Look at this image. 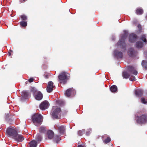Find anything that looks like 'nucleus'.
I'll use <instances>...</instances> for the list:
<instances>
[{"mask_svg": "<svg viewBox=\"0 0 147 147\" xmlns=\"http://www.w3.org/2000/svg\"><path fill=\"white\" fill-rule=\"evenodd\" d=\"M69 76L70 75L68 73L65 71L62 72L58 76L59 81L60 83L65 84L69 79Z\"/></svg>", "mask_w": 147, "mask_h": 147, "instance_id": "nucleus-1", "label": "nucleus"}, {"mask_svg": "<svg viewBox=\"0 0 147 147\" xmlns=\"http://www.w3.org/2000/svg\"><path fill=\"white\" fill-rule=\"evenodd\" d=\"M32 120L33 123L36 126V124L39 125L41 124L43 121V117L39 114L36 113L34 114L32 117Z\"/></svg>", "mask_w": 147, "mask_h": 147, "instance_id": "nucleus-2", "label": "nucleus"}, {"mask_svg": "<svg viewBox=\"0 0 147 147\" xmlns=\"http://www.w3.org/2000/svg\"><path fill=\"white\" fill-rule=\"evenodd\" d=\"M136 122L137 123L142 125L147 122V114H143L137 116L136 117Z\"/></svg>", "mask_w": 147, "mask_h": 147, "instance_id": "nucleus-3", "label": "nucleus"}, {"mask_svg": "<svg viewBox=\"0 0 147 147\" xmlns=\"http://www.w3.org/2000/svg\"><path fill=\"white\" fill-rule=\"evenodd\" d=\"M127 69L128 72L131 76L129 79V80L131 81H135L136 80L135 77L134 76H132L131 74H133L135 75H136L138 74V71L132 66H128Z\"/></svg>", "mask_w": 147, "mask_h": 147, "instance_id": "nucleus-4", "label": "nucleus"}, {"mask_svg": "<svg viewBox=\"0 0 147 147\" xmlns=\"http://www.w3.org/2000/svg\"><path fill=\"white\" fill-rule=\"evenodd\" d=\"M127 36V34L125 33L124 35L121 37V39L117 43V46L121 47V48L124 49V51L126 50V44L124 39Z\"/></svg>", "mask_w": 147, "mask_h": 147, "instance_id": "nucleus-5", "label": "nucleus"}, {"mask_svg": "<svg viewBox=\"0 0 147 147\" xmlns=\"http://www.w3.org/2000/svg\"><path fill=\"white\" fill-rule=\"evenodd\" d=\"M6 133L7 135L14 138L18 134L17 131L14 129L11 128H8L6 131Z\"/></svg>", "mask_w": 147, "mask_h": 147, "instance_id": "nucleus-6", "label": "nucleus"}, {"mask_svg": "<svg viewBox=\"0 0 147 147\" xmlns=\"http://www.w3.org/2000/svg\"><path fill=\"white\" fill-rule=\"evenodd\" d=\"M61 109L60 108L57 107L55 109L52 113L53 117L55 119H60L61 117Z\"/></svg>", "mask_w": 147, "mask_h": 147, "instance_id": "nucleus-7", "label": "nucleus"}, {"mask_svg": "<svg viewBox=\"0 0 147 147\" xmlns=\"http://www.w3.org/2000/svg\"><path fill=\"white\" fill-rule=\"evenodd\" d=\"M55 86H53V83L51 81L49 82L46 88L47 92L49 93L51 92L53 90V88Z\"/></svg>", "mask_w": 147, "mask_h": 147, "instance_id": "nucleus-8", "label": "nucleus"}, {"mask_svg": "<svg viewBox=\"0 0 147 147\" xmlns=\"http://www.w3.org/2000/svg\"><path fill=\"white\" fill-rule=\"evenodd\" d=\"M49 103L47 101L45 100L42 102L40 105V108L42 110H45L48 108Z\"/></svg>", "mask_w": 147, "mask_h": 147, "instance_id": "nucleus-9", "label": "nucleus"}, {"mask_svg": "<svg viewBox=\"0 0 147 147\" xmlns=\"http://www.w3.org/2000/svg\"><path fill=\"white\" fill-rule=\"evenodd\" d=\"M137 38V36L134 33H131L129 35V41L130 42H134L136 41Z\"/></svg>", "mask_w": 147, "mask_h": 147, "instance_id": "nucleus-10", "label": "nucleus"}, {"mask_svg": "<svg viewBox=\"0 0 147 147\" xmlns=\"http://www.w3.org/2000/svg\"><path fill=\"white\" fill-rule=\"evenodd\" d=\"M114 54L117 59H121L123 57V53L117 50H115L114 51Z\"/></svg>", "mask_w": 147, "mask_h": 147, "instance_id": "nucleus-11", "label": "nucleus"}, {"mask_svg": "<svg viewBox=\"0 0 147 147\" xmlns=\"http://www.w3.org/2000/svg\"><path fill=\"white\" fill-rule=\"evenodd\" d=\"M14 138V139L15 141L18 142H21L24 139V137L22 135H18V134Z\"/></svg>", "mask_w": 147, "mask_h": 147, "instance_id": "nucleus-12", "label": "nucleus"}, {"mask_svg": "<svg viewBox=\"0 0 147 147\" xmlns=\"http://www.w3.org/2000/svg\"><path fill=\"white\" fill-rule=\"evenodd\" d=\"M37 93L35 94V98L37 100H41L43 97V94L40 91H37L36 92Z\"/></svg>", "mask_w": 147, "mask_h": 147, "instance_id": "nucleus-13", "label": "nucleus"}, {"mask_svg": "<svg viewBox=\"0 0 147 147\" xmlns=\"http://www.w3.org/2000/svg\"><path fill=\"white\" fill-rule=\"evenodd\" d=\"M143 91L141 89H137L135 91V94L138 97H140L143 94Z\"/></svg>", "mask_w": 147, "mask_h": 147, "instance_id": "nucleus-14", "label": "nucleus"}, {"mask_svg": "<svg viewBox=\"0 0 147 147\" xmlns=\"http://www.w3.org/2000/svg\"><path fill=\"white\" fill-rule=\"evenodd\" d=\"M66 129V126L64 125H61L58 127V130L61 134H63Z\"/></svg>", "mask_w": 147, "mask_h": 147, "instance_id": "nucleus-15", "label": "nucleus"}, {"mask_svg": "<svg viewBox=\"0 0 147 147\" xmlns=\"http://www.w3.org/2000/svg\"><path fill=\"white\" fill-rule=\"evenodd\" d=\"M136 53V52L134 51L133 48H130L128 52V54L130 57H132L135 55V54Z\"/></svg>", "mask_w": 147, "mask_h": 147, "instance_id": "nucleus-16", "label": "nucleus"}, {"mask_svg": "<svg viewBox=\"0 0 147 147\" xmlns=\"http://www.w3.org/2000/svg\"><path fill=\"white\" fill-rule=\"evenodd\" d=\"M23 97L25 99H28L30 95V94L27 91H24L22 92Z\"/></svg>", "mask_w": 147, "mask_h": 147, "instance_id": "nucleus-17", "label": "nucleus"}, {"mask_svg": "<svg viewBox=\"0 0 147 147\" xmlns=\"http://www.w3.org/2000/svg\"><path fill=\"white\" fill-rule=\"evenodd\" d=\"M37 145V142L34 140L31 141L28 144V145L30 147H36Z\"/></svg>", "mask_w": 147, "mask_h": 147, "instance_id": "nucleus-18", "label": "nucleus"}, {"mask_svg": "<svg viewBox=\"0 0 147 147\" xmlns=\"http://www.w3.org/2000/svg\"><path fill=\"white\" fill-rule=\"evenodd\" d=\"M47 135L49 139H51L54 137V133L51 130H49L47 132Z\"/></svg>", "mask_w": 147, "mask_h": 147, "instance_id": "nucleus-19", "label": "nucleus"}, {"mask_svg": "<svg viewBox=\"0 0 147 147\" xmlns=\"http://www.w3.org/2000/svg\"><path fill=\"white\" fill-rule=\"evenodd\" d=\"M122 76L123 78L126 79L128 78L130 76L131 77L129 74L126 71H124L123 72Z\"/></svg>", "mask_w": 147, "mask_h": 147, "instance_id": "nucleus-20", "label": "nucleus"}, {"mask_svg": "<svg viewBox=\"0 0 147 147\" xmlns=\"http://www.w3.org/2000/svg\"><path fill=\"white\" fill-rule=\"evenodd\" d=\"M143 46V43L142 42L140 41H139L136 42V47L137 48H142Z\"/></svg>", "mask_w": 147, "mask_h": 147, "instance_id": "nucleus-21", "label": "nucleus"}, {"mask_svg": "<svg viewBox=\"0 0 147 147\" xmlns=\"http://www.w3.org/2000/svg\"><path fill=\"white\" fill-rule=\"evenodd\" d=\"M72 90L71 88H69L66 91L65 94L67 97L69 96L71 94V93Z\"/></svg>", "mask_w": 147, "mask_h": 147, "instance_id": "nucleus-22", "label": "nucleus"}, {"mask_svg": "<svg viewBox=\"0 0 147 147\" xmlns=\"http://www.w3.org/2000/svg\"><path fill=\"white\" fill-rule=\"evenodd\" d=\"M117 87L115 85L112 86L110 88L111 91L112 92H116L117 90Z\"/></svg>", "mask_w": 147, "mask_h": 147, "instance_id": "nucleus-23", "label": "nucleus"}, {"mask_svg": "<svg viewBox=\"0 0 147 147\" xmlns=\"http://www.w3.org/2000/svg\"><path fill=\"white\" fill-rule=\"evenodd\" d=\"M143 12V10L140 8L137 9L136 10V13L138 15L142 14Z\"/></svg>", "mask_w": 147, "mask_h": 147, "instance_id": "nucleus-24", "label": "nucleus"}, {"mask_svg": "<svg viewBox=\"0 0 147 147\" xmlns=\"http://www.w3.org/2000/svg\"><path fill=\"white\" fill-rule=\"evenodd\" d=\"M46 131V128L45 127L41 126L39 128V131L40 133H44Z\"/></svg>", "mask_w": 147, "mask_h": 147, "instance_id": "nucleus-25", "label": "nucleus"}, {"mask_svg": "<svg viewBox=\"0 0 147 147\" xmlns=\"http://www.w3.org/2000/svg\"><path fill=\"white\" fill-rule=\"evenodd\" d=\"M20 26L22 27H26L27 25V22L26 21H22L20 22Z\"/></svg>", "mask_w": 147, "mask_h": 147, "instance_id": "nucleus-26", "label": "nucleus"}, {"mask_svg": "<svg viewBox=\"0 0 147 147\" xmlns=\"http://www.w3.org/2000/svg\"><path fill=\"white\" fill-rule=\"evenodd\" d=\"M143 67L145 69H147V61L145 60H143L142 63Z\"/></svg>", "mask_w": 147, "mask_h": 147, "instance_id": "nucleus-27", "label": "nucleus"}, {"mask_svg": "<svg viewBox=\"0 0 147 147\" xmlns=\"http://www.w3.org/2000/svg\"><path fill=\"white\" fill-rule=\"evenodd\" d=\"M140 40H142L146 44L147 42V40L146 38V36L145 35H142L140 38Z\"/></svg>", "mask_w": 147, "mask_h": 147, "instance_id": "nucleus-28", "label": "nucleus"}, {"mask_svg": "<svg viewBox=\"0 0 147 147\" xmlns=\"http://www.w3.org/2000/svg\"><path fill=\"white\" fill-rule=\"evenodd\" d=\"M36 138L38 141H40L42 140V138L41 136L39 134H37L36 136Z\"/></svg>", "mask_w": 147, "mask_h": 147, "instance_id": "nucleus-29", "label": "nucleus"}, {"mask_svg": "<svg viewBox=\"0 0 147 147\" xmlns=\"http://www.w3.org/2000/svg\"><path fill=\"white\" fill-rule=\"evenodd\" d=\"M59 137L57 135L55 136L54 139V140L55 142L57 143L59 141Z\"/></svg>", "mask_w": 147, "mask_h": 147, "instance_id": "nucleus-30", "label": "nucleus"}, {"mask_svg": "<svg viewBox=\"0 0 147 147\" xmlns=\"http://www.w3.org/2000/svg\"><path fill=\"white\" fill-rule=\"evenodd\" d=\"M85 132V130L82 129V130H79L78 131V134L79 136H81Z\"/></svg>", "mask_w": 147, "mask_h": 147, "instance_id": "nucleus-31", "label": "nucleus"}, {"mask_svg": "<svg viewBox=\"0 0 147 147\" xmlns=\"http://www.w3.org/2000/svg\"><path fill=\"white\" fill-rule=\"evenodd\" d=\"M111 140V138L109 137H107V138L103 141V142L104 143L107 144L110 142Z\"/></svg>", "mask_w": 147, "mask_h": 147, "instance_id": "nucleus-32", "label": "nucleus"}, {"mask_svg": "<svg viewBox=\"0 0 147 147\" xmlns=\"http://www.w3.org/2000/svg\"><path fill=\"white\" fill-rule=\"evenodd\" d=\"M20 17L22 19V20H26L27 19V18L26 16L25 15H23L20 16Z\"/></svg>", "mask_w": 147, "mask_h": 147, "instance_id": "nucleus-33", "label": "nucleus"}, {"mask_svg": "<svg viewBox=\"0 0 147 147\" xmlns=\"http://www.w3.org/2000/svg\"><path fill=\"white\" fill-rule=\"evenodd\" d=\"M31 91L33 92L34 94H35L36 93H37L36 92L37 91V90H36L34 88L32 87L31 88Z\"/></svg>", "mask_w": 147, "mask_h": 147, "instance_id": "nucleus-34", "label": "nucleus"}, {"mask_svg": "<svg viewBox=\"0 0 147 147\" xmlns=\"http://www.w3.org/2000/svg\"><path fill=\"white\" fill-rule=\"evenodd\" d=\"M141 102L144 104H146L147 103V101L145 100V98H141Z\"/></svg>", "mask_w": 147, "mask_h": 147, "instance_id": "nucleus-35", "label": "nucleus"}, {"mask_svg": "<svg viewBox=\"0 0 147 147\" xmlns=\"http://www.w3.org/2000/svg\"><path fill=\"white\" fill-rule=\"evenodd\" d=\"M138 28L139 31H141L142 29L141 26L140 24H138Z\"/></svg>", "mask_w": 147, "mask_h": 147, "instance_id": "nucleus-36", "label": "nucleus"}, {"mask_svg": "<svg viewBox=\"0 0 147 147\" xmlns=\"http://www.w3.org/2000/svg\"><path fill=\"white\" fill-rule=\"evenodd\" d=\"M28 81L29 82H32L33 81V78H30Z\"/></svg>", "mask_w": 147, "mask_h": 147, "instance_id": "nucleus-37", "label": "nucleus"}, {"mask_svg": "<svg viewBox=\"0 0 147 147\" xmlns=\"http://www.w3.org/2000/svg\"><path fill=\"white\" fill-rule=\"evenodd\" d=\"M9 117V114H7L6 115L5 118L6 119H8Z\"/></svg>", "mask_w": 147, "mask_h": 147, "instance_id": "nucleus-38", "label": "nucleus"}, {"mask_svg": "<svg viewBox=\"0 0 147 147\" xmlns=\"http://www.w3.org/2000/svg\"><path fill=\"white\" fill-rule=\"evenodd\" d=\"M78 147H84L83 146L81 145H79L78 146Z\"/></svg>", "mask_w": 147, "mask_h": 147, "instance_id": "nucleus-39", "label": "nucleus"}, {"mask_svg": "<svg viewBox=\"0 0 147 147\" xmlns=\"http://www.w3.org/2000/svg\"><path fill=\"white\" fill-rule=\"evenodd\" d=\"M8 54L9 56H10L11 55V53L9 52H8Z\"/></svg>", "mask_w": 147, "mask_h": 147, "instance_id": "nucleus-40", "label": "nucleus"}, {"mask_svg": "<svg viewBox=\"0 0 147 147\" xmlns=\"http://www.w3.org/2000/svg\"><path fill=\"white\" fill-rule=\"evenodd\" d=\"M45 77H46L47 78H48V76H47V75L46 76H45Z\"/></svg>", "mask_w": 147, "mask_h": 147, "instance_id": "nucleus-41", "label": "nucleus"}, {"mask_svg": "<svg viewBox=\"0 0 147 147\" xmlns=\"http://www.w3.org/2000/svg\"><path fill=\"white\" fill-rule=\"evenodd\" d=\"M10 51H12V50H10Z\"/></svg>", "mask_w": 147, "mask_h": 147, "instance_id": "nucleus-42", "label": "nucleus"}, {"mask_svg": "<svg viewBox=\"0 0 147 147\" xmlns=\"http://www.w3.org/2000/svg\"><path fill=\"white\" fill-rule=\"evenodd\" d=\"M146 17L147 18V15H146Z\"/></svg>", "mask_w": 147, "mask_h": 147, "instance_id": "nucleus-43", "label": "nucleus"}, {"mask_svg": "<svg viewBox=\"0 0 147 147\" xmlns=\"http://www.w3.org/2000/svg\"><path fill=\"white\" fill-rule=\"evenodd\" d=\"M25 0H23L24 1Z\"/></svg>", "mask_w": 147, "mask_h": 147, "instance_id": "nucleus-44", "label": "nucleus"}]
</instances>
